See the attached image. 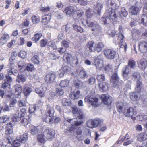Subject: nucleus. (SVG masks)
Masks as SVG:
<instances>
[{"instance_id": "obj_43", "label": "nucleus", "mask_w": 147, "mask_h": 147, "mask_svg": "<svg viewBox=\"0 0 147 147\" xmlns=\"http://www.w3.org/2000/svg\"><path fill=\"white\" fill-rule=\"evenodd\" d=\"M46 117H45V120L47 123H53V116L46 115Z\"/></svg>"}, {"instance_id": "obj_35", "label": "nucleus", "mask_w": 147, "mask_h": 147, "mask_svg": "<svg viewBox=\"0 0 147 147\" xmlns=\"http://www.w3.org/2000/svg\"><path fill=\"white\" fill-rule=\"evenodd\" d=\"M108 84L105 82L102 83H99L98 86L100 88V90L102 92L105 91L108 89Z\"/></svg>"}, {"instance_id": "obj_10", "label": "nucleus", "mask_w": 147, "mask_h": 147, "mask_svg": "<svg viewBox=\"0 0 147 147\" xmlns=\"http://www.w3.org/2000/svg\"><path fill=\"white\" fill-rule=\"evenodd\" d=\"M56 76L54 72L49 73L47 74L45 78V81L48 83H51L55 82Z\"/></svg>"}, {"instance_id": "obj_15", "label": "nucleus", "mask_w": 147, "mask_h": 147, "mask_svg": "<svg viewBox=\"0 0 147 147\" xmlns=\"http://www.w3.org/2000/svg\"><path fill=\"white\" fill-rule=\"evenodd\" d=\"M77 11H78L77 8L76 6L74 7L70 6L66 8L64 12L67 15L70 16L74 13Z\"/></svg>"}, {"instance_id": "obj_24", "label": "nucleus", "mask_w": 147, "mask_h": 147, "mask_svg": "<svg viewBox=\"0 0 147 147\" xmlns=\"http://www.w3.org/2000/svg\"><path fill=\"white\" fill-rule=\"evenodd\" d=\"M64 94L63 91L61 88H57L56 89V92H52L51 94V95L52 97L55 96H57L60 95H62Z\"/></svg>"}, {"instance_id": "obj_52", "label": "nucleus", "mask_w": 147, "mask_h": 147, "mask_svg": "<svg viewBox=\"0 0 147 147\" xmlns=\"http://www.w3.org/2000/svg\"><path fill=\"white\" fill-rule=\"evenodd\" d=\"M28 137L27 134H24L20 136V140L22 143H25L28 140Z\"/></svg>"}, {"instance_id": "obj_40", "label": "nucleus", "mask_w": 147, "mask_h": 147, "mask_svg": "<svg viewBox=\"0 0 147 147\" xmlns=\"http://www.w3.org/2000/svg\"><path fill=\"white\" fill-rule=\"evenodd\" d=\"M47 46H49V50L50 51L57 49L55 42L52 41H49L47 43Z\"/></svg>"}, {"instance_id": "obj_27", "label": "nucleus", "mask_w": 147, "mask_h": 147, "mask_svg": "<svg viewBox=\"0 0 147 147\" xmlns=\"http://www.w3.org/2000/svg\"><path fill=\"white\" fill-rule=\"evenodd\" d=\"M104 46V45L102 43H98L95 45L94 48V51L98 53L101 51Z\"/></svg>"}, {"instance_id": "obj_14", "label": "nucleus", "mask_w": 147, "mask_h": 147, "mask_svg": "<svg viewBox=\"0 0 147 147\" xmlns=\"http://www.w3.org/2000/svg\"><path fill=\"white\" fill-rule=\"evenodd\" d=\"M72 112L74 114L77 116L78 119H82L84 115L82 111L80 109H78L76 107L72 108Z\"/></svg>"}, {"instance_id": "obj_44", "label": "nucleus", "mask_w": 147, "mask_h": 147, "mask_svg": "<svg viewBox=\"0 0 147 147\" xmlns=\"http://www.w3.org/2000/svg\"><path fill=\"white\" fill-rule=\"evenodd\" d=\"M18 67L20 72H22L24 71L25 68L24 67V63L23 61H20L18 63Z\"/></svg>"}, {"instance_id": "obj_47", "label": "nucleus", "mask_w": 147, "mask_h": 147, "mask_svg": "<svg viewBox=\"0 0 147 147\" xmlns=\"http://www.w3.org/2000/svg\"><path fill=\"white\" fill-rule=\"evenodd\" d=\"M9 117L7 115H3L0 117V123H3L8 121Z\"/></svg>"}, {"instance_id": "obj_31", "label": "nucleus", "mask_w": 147, "mask_h": 147, "mask_svg": "<svg viewBox=\"0 0 147 147\" xmlns=\"http://www.w3.org/2000/svg\"><path fill=\"white\" fill-rule=\"evenodd\" d=\"M139 66L142 69H145L147 67V60L144 59H142L140 61Z\"/></svg>"}, {"instance_id": "obj_50", "label": "nucleus", "mask_w": 147, "mask_h": 147, "mask_svg": "<svg viewBox=\"0 0 147 147\" xmlns=\"http://www.w3.org/2000/svg\"><path fill=\"white\" fill-rule=\"evenodd\" d=\"M75 127L74 125H71L70 127H67L65 130V132L66 134L72 133L75 129Z\"/></svg>"}, {"instance_id": "obj_51", "label": "nucleus", "mask_w": 147, "mask_h": 147, "mask_svg": "<svg viewBox=\"0 0 147 147\" xmlns=\"http://www.w3.org/2000/svg\"><path fill=\"white\" fill-rule=\"evenodd\" d=\"M31 61L34 64L37 65L38 64L40 63L39 57L36 55L34 56L32 58Z\"/></svg>"}, {"instance_id": "obj_60", "label": "nucleus", "mask_w": 147, "mask_h": 147, "mask_svg": "<svg viewBox=\"0 0 147 147\" xmlns=\"http://www.w3.org/2000/svg\"><path fill=\"white\" fill-rule=\"evenodd\" d=\"M141 2L144 4L143 12L144 13H147V0H141Z\"/></svg>"}, {"instance_id": "obj_16", "label": "nucleus", "mask_w": 147, "mask_h": 147, "mask_svg": "<svg viewBox=\"0 0 147 147\" xmlns=\"http://www.w3.org/2000/svg\"><path fill=\"white\" fill-rule=\"evenodd\" d=\"M117 69H115V72L113 74L112 76L111 79V82L116 85L118 84L119 81V78L117 74Z\"/></svg>"}, {"instance_id": "obj_61", "label": "nucleus", "mask_w": 147, "mask_h": 147, "mask_svg": "<svg viewBox=\"0 0 147 147\" xmlns=\"http://www.w3.org/2000/svg\"><path fill=\"white\" fill-rule=\"evenodd\" d=\"M54 15L55 17L58 20L61 19L63 18V14L60 12H57L54 13Z\"/></svg>"}, {"instance_id": "obj_7", "label": "nucleus", "mask_w": 147, "mask_h": 147, "mask_svg": "<svg viewBox=\"0 0 147 147\" xmlns=\"http://www.w3.org/2000/svg\"><path fill=\"white\" fill-rule=\"evenodd\" d=\"M104 52L105 57L109 59H114L116 55V52L110 49H105L104 51Z\"/></svg>"}, {"instance_id": "obj_17", "label": "nucleus", "mask_w": 147, "mask_h": 147, "mask_svg": "<svg viewBox=\"0 0 147 147\" xmlns=\"http://www.w3.org/2000/svg\"><path fill=\"white\" fill-rule=\"evenodd\" d=\"M138 46L140 52L142 53L147 52V42L144 41L140 42L139 43Z\"/></svg>"}, {"instance_id": "obj_49", "label": "nucleus", "mask_w": 147, "mask_h": 147, "mask_svg": "<svg viewBox=\"0 0 147 147\" xmlns=\"http://www.w3.org/2000/svg\"><path fill=\"white\" fill-rule=\"evenodd\" d=\"M42 36V34L41 33H36L32 37V41L36 42L39 40Z\"/></svg>"}, {"instance_id": "obj_29", "label": "nucleus", "mask_w": 147, "mask_h": 147, "mask_svg": "<svg viewBox=\"0 0 147 147\" xmlns=\"http://www.w3.org/2000/svg\"><path fill=\"white\" fill-rule=\"evenodd\" d=\"M147 139V134L144 133H140L137 136V140L140 142L145 141Z\"/></svg>"}, {"instance_id": "obj_58", "label": "nucleus", "mask_w": 147, "mask_h": 147, "mask_svg": "<svg viewBox=\"0 0 147 147\" xmlns=\"http://www.w3.org/2000/svg\"><path fill=\"white\" fill-rule=\"evenodd\" d=\"M107 34L111 37H113L116 35V33L115 30L113 29L110 28L107 32Z\"/></svg>"}, {"instance_id": "obj_53", "label": "nucleus", "mask_w": 147, "mask_h": 147, "mask_svg": "<svg viewBox=\"0 0 147 147\" xmlns=\"http://www.w3.org/2000/svg\"><path fill=\"white\" fill-rule=\"evenodd\" d=\"M142 84L140 81L137 82V85L135 88V90L137 92L139 93L141 91Z\"/></svg>"}, {"instance_id": "obj_13", "label": "nucleus", "mask_w": 147, "mask_h": 147, "mask_svg": "<svg viewBox=\"0 0 147 147\" xmlns=\"http://www.w3.org/2000/svg\"><path fill=\"white\" fill-rule=\"evenodd\" d=\"M88 26L91 28L93 31H96L100 30V26L96 22H92L88 20L86 21Z\"/></svg>"}, {"instance_id": "obj_3", "label": "nucleus", "mask_w": 147, "mask_h": 147, "mask_svg": "<svg viewBox=\"0 0 147 147\" xmlns=\"http://www.w3.org/2000/svg\"><path fill=\"white\" fill-rule=\"evenodd\" d=\"M85 102H89L91 103L94 107H98L99 106L98 99L93 96H86L84 98Z\"/></svg>"}, {"instance_id": "obj_33", "label": "nucleus", "mask_w": 147, "mask_h": 147, "mask_svg": "<svg viewBox=\"0 0 147 147\" xmlns=\"http://www.w3.org/2000/svg\"><path fill=\"white\" fill-rule=\"evenodd\" d=\"M102 7V4L100 3H98L95 7L94 12L97 15H100L101 13L100 11Z\"/></svg>"}, {"instance_id": "obj_62", "label": "nucleus", "mask_w": 147, "mask_h": 147, "mask_svg": "<svg viewBox=\"0 0 147 147\" xmlns=\"http://www.w3.org/2000/svg\"><path fill=\"white\" fill-rule=\"evenodd\" d=\"M74 85L77 88H80L82 86L83 82L79 80H77L75 82Z\"/></svg>"}, {"instance_id": "obj_1", "label": "nucleus", "mask_w": 147, "mask_h": 147, "mask_svg": "<svg viewBox=\"0 0 147 147\" xmlns=\"http://www.w3.org/2000/svg\"><path fill=\"white\" fill-rule=\"evenodd\" d=\"M117 17L115 12H113L111 9H106L103 16L102 17L101 20L105 24H109L111 20L113 22H116L117 20Z\"/></svg>"}, {"instance_id": "obj_4", "label": "nucleus", "mask_w": 147, "mask_h": 147, "mask_svg": "<svg viewBox=\"0 0 147 147\" xmlns=\"http://www.w3.org/2000/svg\"><path fill=\"white\" fill-rule=\"evenodd\" d=\"M136 114V110L133 108L130 107L125 110L124 115L127 117H131L133 119H135V117Z\"/></svg>"}, {"instance_id": "obj_19", "label": "nucleus", "mask_w": 147, "mask_h": 147, "mask_svg": "<svg viewBox=\"0 0 147 147\" xmlns=\"http://www.w3.org/2000/svg\"><path fill=\"white\" fill-rule=\"evenodd\" d=\"M79 121L77 120V119L73 118L72 119H68L66 120V121L71 124V125L78 126L83 123L82 119H79Z\"/></svg>"}, {"instance_id": "obj_11", "label": "nucleus", "mask_w": 147, "mask_h": 147, "mask_svg": "<svg viewBox=\"0 0 147 147\" xmlns=\"http://www.w3.org/2000/svg\"><path fill=\"white\" fill-rule=\"evenodd\" d=\"M46 138L48 140H51L54 138L55 131L52 129H45L43 132Z\"/></svg>"}, {"instance_id": "obj_12", "label": "nucleus", "mask_w": 147, "mask_h": 147, "mask_svg": "<svg viewBox=\"0 0 147 147\" xmlns=\"http://www.w3.org/2000/svg\"><path fill=\"white\" fill-rule=\"evenodd\" d=\"M26 111V109L25 108L22 109L20 111L17 110L14 116L16 121H18L20 120L21 118L24 116Z\"/></svg>"}, {"instance_id": "obj_20", "label": "nucleus", "mask_w": 147, "mask_h": 147, "mask_svg": "<svg viewBox=\"0 0 147 147\" xmlns=\"http://www.w3.org/2000/svg\"><path fill=\"white\" fill-rule=\"evenodd\" d=\"M15 95L16 98H20V94L22 92V88L21 86L19 84H16L15 85Z\"/></svg>"}, {"instance_id": "obj_21", "label": "nucleus", "mask_w": 147, "mask_h": 147, "mask_svg": "<svg viewBox=\"0 0 147 147\" xmlns=\"http://www.w3.org/2000/svg\"><path fill=\"white\" fill-rule=\"evenodd\" d=\"M54 112L55 111L53 106L49 104L47 105L46 111V115L53 116Z\"/></svg>"}, {"instance_id": "obj_54", "label": "nucleus", "mask_w": 147, "mask_h": 147, "mask_svg": "<svg viewBox=\"0 0 147 147\" xmlns=\"http://www.w3.org/2000/svg\"><path fill=\"white\" fill-rule=\"evenodd\" d=\"M16 80L18 83H20L21 82H24L26 80V78L24 75H18V78Z\"/></svg>"}, {"instance_id": "obj_63", "label": "nucleus", "mask_w": 147, "mask_h": 147, "mask_svg": "<svg viewBox=\"0 0 147 147\" xmlns=\"http://www.w3.org/2000/svg\"><path fill=\"white\" fill-rule=\"evenodd\" d=\"M32 22L34 24L38 23L40 21V18L37 17L35 16H33L31 18Z\"/></svg>"}, {"instance_id": "obj_28", "label": "nucleus", "mask_w": 147, "mask_h": 147, "mask_svg": "<svg viewBox=\"0 0 147 147\" xmlns=\"http://www.w3.org/2000/svg\"><path fill=\"white\" fill-rule=\"evenodd\" d=\"M51 18L50 15H45L42 16V22L44 25L47 24Z\"/></svg>"}, {"instance_id": "obj_25", "label": "nucleus", "mask_w": 147, "mask_h": 147, "mask_svg": "<svg viewBox=\"0 0 147 147\" xmlns=\"http://www.w3.org/2000/svg\"><path fill=\"white\" fill-rule=\"evenodd\" d=\"M122 76L124 79L127 80L128 79L129 70L128 67L125 66L122 69Z\"/></svg>"}, {"instance_id": "obj_57", "label": "nucleus", "mask_w": 147, "mask_h": 147, "mask_svg": "<svg viewBox=\"0 0 147 147\" xmlns=\"http://www.w3.org/2000/svg\"><path fill=\"white\" fill-rule=\"evenodd\" d=\"M94 42L92 41H90L88 42L87 45V47L89 48V51L91 52L94 51Z\"/></svg>"}, {"instance_id": "obj_37", "label": "nucleus", "mask_w": 147, "mask_h": 147, "mask_svg": "<svg viewBox=\"0 0 147 147\" xmlns=\"http://www.w3.org/2000/svg\"><path fill=\"white\" fill-rule=\"evenodd\" d=\"M80 92L77 91L76 92H71L70 95V97L73 99H77L80 96Z\"/></svg>"}, {"instance_id": "obj_48", "label": "nucleus", "mask_w": 147, "mask_h": 147, "mask_svg": "<svg viewBox=\"0 0 147 147\" xmlns=\"http://www.w3.org/2000/svg\"><path fill=\"white\" fill-rule=\"evenodd\" d=\"M129 138V135L127 133L126 134L123 138H121L120 137L118 140L116 142V143L117 144H120L122 143L123 141L126 140Z\"/></svg>"}, {"instance_id": "obj_45", "label": "nucleus", "mask_w": 147, "mask_h": 147, "mask_svg": "<svg viewBox=\"0 0 147 147\" xmlns=\"http://www.w3.org/2000/svg\"><path fill=\"white\" fill-rule=\"evenodd\" d=\"M9 36L8 35L4 34L1 38V43L2 45L6 43L9 39Z\"/></svg>"}, {"instance_id": "obj_36", "label": "nucleus", "mask_w": 147, "mask_h": 147, "mask_svg": "<svg viewBox=\"0 0 147 147\" xmlns=\"http://www.w3.org/2000/svg\"><path fill=\"white\" fill-rule=\"evenodd\" d=\"M5 134L7 135H9L13 132L12 126L11 123H8L7 124L6 127Z\"/></svg>"}, {"instance_id": "obj_42", "label": "nucleus", "mask_w": 147, "mask_h": 147, "mask_svg": "<svg viewBox=\"0 0 147 147\" xmlns=\"http://www.w3.org/2000/svg\"><path fill=\"white\" fill-rule=\"evenodd\" d=\"M132 79L134 81H140V74L137 72H134L132 74Z\"/></svg>"}, {"instance_id": "obj_56", "label": "nucleus", "mask_w": 147, "mask_h": 147, "mask_svg": "<svg viewBox=\"0 0 147 147\" xmlns=\"http://www.w3.org/2000/svg\"><path fill=\"white\" fill-rule=\"evenodd\" d=\"M127 67H130L131 68H134L136 66L135 61L132 59L129 60L128 62Z\"/></svg>"}, {"instance_id": "obj_32", "label": "nucleus", "mask_w": 147, "mask_h": 147, "mask_svg": "<svg viewBox=\"0 0 147 147\" xmlns=\"http://www.w3.org/2000/svg\"><path fill=\"white\" fill-rule=\"evenodd\" d=\"M31 88L27 85H25L23 86V92L25 96H28L32 91Z\"/></svg>"}, {"instance_id": "obj_6", "label": "nucleus", "mask_w": 147, "mask_h": 147, "mask_svg": "<svg viewBox=\"0 0 147 147\" xmlns=\"http://www.w3.org/2000/svg\"><path fill=\"white\" fill-rule=\"evenodd\" d=\"M142 6V5L140 2H136L135 5L132 6L129 9V13L132 15H137L139 11V7H141Z\"/></svg>"}, {"instance_id": "obj_9", "label": "nucleus", "mask_w": 147, "mask_h": 147, "mask_svg": "<svg viewBox=\"0 0 147 147\" xmlns=\"http://www.w3.org/2000/svg\"><path fill=\"white\" fill-rule=\"evenodd\" d=\"M100 55L96 56L94 58V65L98 69H101L103 67V61L100 57Z\"/></svg>"}, {"instance_id": "obj_64", "label": "nucleus", "mask_w": 147, "mask_h": 147, "mask_svg": "<svg viewBox=\"0 0 147 147\" xmlns=\"http://www.w3.org/2000/svg\"><path fill=\"white\" fill-rule=\"evenodd\" d=\"M18 105L20 107H25L26 106V103L23 99H20L18 101Z\"/></svg>"}, {"instance_id": "obj_38", "label": "nucleus", "mask_w": 147, "mask_h": 147, "mask_svg": "<svg viewBox=\"0 0 147 147\" xmlns=\"http://www.w3.org/2000/svg\"><path fill=\"white\" fill-rule=\"evenodd\" d=\"M69 82L68 80L65 79L61 81L59 85L62 88L66 87L69 85Z\"/></svg>"}, {"instance_id": "obj_18", "label": "nucleus", "mask_w": 147, "mask_h": 147, "mask_svg": "<svg viewBox=\"0 0 147 147\" xmlns=\"http://www.w3.org/2000/svg\"><path fill=\"white\" fill-rule=\"evenodd\" d=\"M102 100L104 104L109 105L112 102L111 97L107 94L102 95L101 96Z\"/></svg>"}, {"instance_id": "obj_41", "label": "nucleus", "mask_w": 147, "mask_h": 147, "mask_svg": "<svg viewBox=\"0 0 147 147\" xmlns=\"http://www.w3.org/2000/svg\"><path fill=\"white\" fill-rule=\"evenodd\" d=\"M144 30L143 28H142L140 30H137L136 29H134L132 30L131 32L132 33L133 36L136 37L140 35L141 33L143 32Z\"/></svg>"}, {"instance_id": "obj_30", "label": "nucleus", "mask_w": 147, "mask_h": 147, "mask_svg": "<svg viewBox=\"0 0 147 147\" xmlns=\"http://www.w3.org/2000/svg\"><path fill=\"white\" fill-rule=\"evenodd\" d=\"M117 111L120 113H122L123 112L124 105L122 102H119L117 104Z\"/></svg>"}, {"instance_id": "obj_55", "label": "nucleus", "mask_w": 147, "mask_h": 147, "mask_svg": "<svg viewBox=\"0 0 147 147\" xmlns=\"http://www.w3.org/2000/svg\"><path fill=\"white\" fill-rule=\"evenodd\" d=\"M62 103L64 106H69L71 104V101L69 99L63 98L62 100Z\"/></svg>"}, {"instance_id": "obj_23", "label": "nucleus", "mask_w": 147, "mask_h": 147, "mask_svg": "<svg viewBox=\"0 0 147 147\" xmlns=\"http://www.w3.org/2000/svg\"><path fill=\"white\" fill-rule=\"evenodd\" d=\"M139 22L140 23L142 24L143 25L147 26V13H143V15L139 18Z\"/></svg>"}, {"instance_id": "obj_34", "label": "nucleus", "mask_w": 147, "mask_h": 147, "mask_svg": "<svg viewBox=\"0 0 147 147\" xmlns=\"http://www.w3.org/2000/svg\"><path fill=\"white\" fill-rule=\"evenodd\" d=\"M45 136L43 133L42 134H39L37 136V139L38 142L41 143H44L46 142Z\"/></svg>"}, {"instance_id": "obj_26", "label": "nucleus", "mask_w": 147, "mask_h": 147, "mask_svg": "<svg viewBox=\"0 0 147 147\" xmlns=\"http://www.w3.org/2000/svg\"><path fill=\"white\" fill-rule=\"evenodd\" d=\"M140 93L137 92H131L130 94V97L132 100L135 101L138 100L140 97Z\"/></svg>"}, {"instance_id": "obj_59", "label": "nucleus", "mask_w": 147, "mask_h": 147, "mask_svg": "<svg viewBox=\"0 0 147 147\" xmlns=\"http://www.w3.org/2000/svg\"><path fill=\"white\" fill-rule=\"evenodd\" d=\"M94 127H97L99 124L101 123V121L98 119H96L92 120Z\"/></svg>"}, {"instance_id": "obj_2", "label": "nucleus", "mask_w": 147, "mask_h": 147, "mask_svg": "<svg viewBox=\"0 0 147 147\" xmlns=\"http://www.w3.org/2000/svg\"><path fill=\"white\" fill-rule=\"evenodd\" d=\"M64 57L66 58L68 64L73 67L76 66L78 63L77 58L76 57H73L70 54L65 53Z\"/></svg>"}, {"instance_id": "obj_5", "label": "nucleus", "mask_w": 147, "mask_h": 147, "mask_svg": "<svg viewBox=\"0 0 147 147\" xmlns=\"http://www.w3.org/2000/svg\"><path fill=\"white\" fill-rule=\"evenodd\" d=\"M18 71L14 68L10 67L9 68L7 69V74L6 76V78L7 79L6 81H8L10 83L12 81V78L9 75L13 74L14 75H16L18 74Z\"/></svg>"}, {"instance_id": "obj_8", "label": "nucleus", "mask_w": 147, "mask_h": 147, "mask_svg": "<svg viewBox=\"0 0 147 147\" xmlns=\"http://www.w3.org/2000/svg\"><path fill=\"white\" fill-rule=\"evenodd\" d=\"M74 134L79 141H82L84 138V135L83 130L81 127H78L74 131Z\"/></svg>"}, {"instance_id": "obj_39", "label": "nucleus", "mask_w": 147, "mask_h": 147, "mask_svg": "<svg viewBox=\"0 0 147 147\" xmlns=\"http://www.w3.org/2000/svg\"><path fill=\"white\" fill-rule=\"evenodd\" d=\"M35 91L41 97H43L45 96V91L42 88H36Z\"/></svg>"}, {"instance_id": "obj_46", "label": "nucleus", "mask_w": 147, "mask_h": 147, "mask_svg": "<svg viewBox=\"0 0 147 147\" xmlns=\"http://www.w3.org/2000/svg\"><path fill=\"white\" fill-rule=\"evenodd\" d=\"M79 75L80 78L82 79L86 78L88 77L87 73L84 69H82L80 71Z\"/></svg>"}, {"instance_id": "obj_22", "label": "nucleus", "mask_w": 147, "mask_h": 147, "mask_svg": "<svg viewBox=\"0 0 147 147\" xmlns=\"http://www.w3.org/2000/svg\"><path fill=\"white\" fill-rule=\"evenodd\" d=\"M41 131V127L40 126L35 127L32 126L30 129V132L32 134L34 135Z\"/></svg>"}]
</instances>
